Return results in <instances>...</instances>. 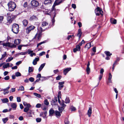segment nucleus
<instances>
[{"instance_id":"41","label":"nucleus","mask_w":124,"mask_h":124,"mask_svg":"<svg viewBox=\"0 0 124 124\" xmlns=\"http://www.w3.org/2000/svg\"><path fill=\"white\" fill-rule=\"evenodd\" d=\"M65 124H69V122L67 118H65L64 120Z\"/></svg>"},{"instance_id":"11","label":"nucleus","mask_w":124,"mask_h":124,"mask_svg":"<svg viewBox=\"0 0 124 124\" xmlns=\"http://www.w3.org/2000/svg\"><path fill=\"white\" fill-rule=\"evenodd\" d=\"M45 10H44V11H45V13L48 15H51L52 14L53 12H52L51 10H50L48 9H45Z\"/></svg>"},{"instance_id":"17","label":"nucleus","mask_w":124,"mask_h":124,"mask_svg":"<svg viewBox=\"0 0 124 124\" xmlns=\"http://www.w3.org/2000/svg\"><path fill=\"white\" fill-rule=\"evenodd\" d=\"M92 113V108L91 107L89 108L87 111V114L89 117H90Z\"/></svg>"},{"instance_id":"1","label":"nucleus","mask_w":124,"mask_h":124,"mask_svg":"<svg viewBox=\"0 0 124 124\" xmlns=\"http://www.w3.org/2000/svg\"><path fill=\"white\" fill-rule=\"evenodd\" d=\"M8 10L9 11H13L16 8V5L15 3L11 1L8 4Z\"/></svg>"},{"instance_id":"39","label":"nucleus","mask_w":124,"mask_h":124,"mask_svg":"<svg viewBox=\"0 0 124 124\" xmlns=\"http://www.w3.org/2000/svg\"><path fill=\"white\" fill-rule=\"evenodd\" d=\"M29 110L30 109L28 107H25L24 108L23 111L24 112L27 113Z\"/></svg>"},{"instance_id":"54","label":"nucleus","mask_w":124,"mask_h":124,"mask_svg":"<svg viewBox=\"0 0 124 124\" xmlns=\"http://www.w3.org/2000/svg\"><path fill=\"white\" fill-rule=\"evenodd\" d=\"M26 52H27V53H28V54H30L33 52V51L30 50L29 49L28 50V51Z\"/></svg>"},{"instance_id":"24","label":"nucleus","mask_w":124,"mask_h":124,"mask_svg":"<svg viewBox=\"0 0 124 124\" xmlns=\"http://www.w3.org/2000/svg\"><path fill=\"white\" fill-rule=\"evenodd\" d=\"M51 2V0H45L44 2V4L46 5L50 4Z\"/></svg>"},{"instance_id":"57","label":"nucleus","mask_w":124,"mask_h":124,"mask_svg":"<svg viewBox=\"0 0 124 124\" xmlns=\"http://www.w3.org/2000/svg\"><path fill=\"white\" fill-rule=\"evenodd\" d=\"M17 101L18 102H20L21 101V98L20 97H17Z\"/></svg>"},{"instance_id":"51","label":"nucleus","mask_w":124,"mask_h":124,"mask_svg":"<svg viewBox=\"0 0 124 124\" xmlns=\"http://www.w3.org/2000/svg\"><path fill=\"white\" fill-rule=\"evenodd\" d=\"M45 54V52L44 51L42 52H41L39 53V55L40 56H42L43 55Z\"/></svg>"},{"instance_id":"5","label":"nucleus","mask_w":124,"mask_h":124,"mask_svg":"<svg viewBox=\"0 0 124 124\" xmlns=\"http://www.w3.org/2000/svg\"><path fill=\"white\" fill-rule=\"evenodd\" d=\"M2 45L3 46L6 47L8 46L12 48H15L16 47V45L11 43L9 42L3 43Z\"/></svg>"},{"instance_id":"27","label":"nucleus","mask_w":124,"mask_h":124,"mask_svg":"<svg viewBox=\"0 0 124 124\" xmlns=\"http://www.w3.org/2000/svg\"><path fill=\"white\" fill-rule=\"evenodd\" d=\"M1 100L2 101L3 103H5L8 102V99L7 98H4L3 99H1Z\"/></svg>"},{"instance_id":"60","label":"nucleus","mask_w":124,"mask_h":124,"mask_svg":"<svg viewBox=\"0 0 124 124\" xmlns=\"http://www.w3.org/2000/svg\"><path fill=\"white\" fill-rule=\"evenodd\" d=\"M4 78L5 80H8L9 79V76H7L5 77Z\"/></svg>"},{"instance_id":"56","label":"nucleus","mask_w":124,"mask_h":124,"mask_svg":"<svg viewBox=\"0 0 124 124\" xmlns=\"http://www.w3.org/2000/svg\"><path fill=\"white\" fill-rule=\"evenodd\" d=\"M41 78H40V80L42 81L46 79V78L45 77H41Z\"/></svg>"},{"instance_id":"35","label":"nucleus","mask_w":124,"mask_h":124,"mask_svg":"<svg viewBox=\"0 0 124 124\" xmlns=\"http://www.w3.org/2000/svg\"><path fill=\"white\" fill-rule=\"evenodd\" d=\"M44 104L46 106H48L49 104V102L48 101V100L46 99L44 100Z\"/></svg>"},{"instance_id":"21","label":"nucleus","mask_w":124,"mask_h":124,"mask_svg":"<svg viewBox=\"0 0 124 124\" xmlns=\"http://www.w3.org/2000/svg\"><path fill=\"white\" fill-rule=\"evenodd\" d=\"M65 0H56L54 2L56 4H57V5H58Z\"/></svg>"},{"instance_id":"3","label":"nucleus","mask_w":124,"mask_h":124,"mask_svg":"<svg viewBox=\"0 0 124 124\" xmlns=\"http://www.w3.org/2000/svg\"><path fill=\"white\" fill-rule=\"evenodd\" d=\"M40 31H39V33H37L35 36L34 37L33 39H35L37 36V38L38 40V41L40 40V38L41 37L42 35V32L44 31L45 30V29H43L41 27H40L39 28Z\"/></svg>"},{"instance_id":"9","label":"nucleus","mask_w":124,"mask_h":124,"mask_svg":"<svg viewBox=\"0 0 124 124\" xmlns=\"http://www.w3.org/2000/svg\"><path fill=\"white\" fill-rule=\"evenodd\" d=\"M6 52H5L2 55L0 59V62H2L4 61L5 59V57L7 56Z\"/></svg>"},{"instance_id":"36","label":"nucleus","mask_w":124,"mask_h":124,"mask_svg":"<svg viewBox=\"0 0 124 124\" xmlns=\"http://www.w3.org/2000/svg\"><path fill=\"white\" fill-rule=\"evenodd\" d=\"M33 94L35 96L38 97V98H40L41 97L40 95L38 93H33Z\"/></svg>"},{"instance_id":"19","label":"nucleus","mask_w":124,"mask_h":124,"mask_svg":"<svg viewBox=\"0 0 124 124\" xmlns=\"http://www.w3.org/2000/svg\"><path fill=\"white\" fill-rule=\"evenodd\" d=\"M82 34V32H81V29H79L78 30V33L77 34V36L78 37L79 39H80V38Z\"/></svg>"},{"instance_id":"52","label":"nucleus","mask_w":124,"mask_h":124,"mask_svg":"<svg viewBox=\"0 0 124 124\" xmlns=\"http://www.w3.org/2000/svg\"><path fill=\"white\" fill-rule=\"evenodd\" d=\"M29 80L31 82H33L34 81V78L32 77H30L29 78Z\"/></svg>"},{"instance_id":"22","label":"nucleus","mask_w":124,"mask_h":124,"mask_svg":"<svg viewBox=\"0 0 124 124\" xmlns=\"http://www.w3.org/2000/svg\"><path fill=\"white\" fill-rule=\"evenodd\" d=\"M22 23L24 26L26 27L28 23V22L27 20H24L23 21Z\"/></svg>"},{"instance_id":"32","label":"nucleus","mask_w":124,"mask_h":124,"mask_svg":"<svg viewBox=\"0 0 124 124\" xmlns=\"http://www.w3.org/2000/svg\"><path fill=\"white\" fill-rule=\"evenodd\" d=\"M54 111L53 110L50 109L49 111V115L50 116H52L54 113Z\"/></svg>"},{"instance_id":"13","label":"nucleus","mask_w":124,"mask_h":124,"mask_svg":"<svg viewBox=\"0 0 124 124\" xmlns=\"http://www.w3.org/2000/svg\"><path fill=\"white\" fill-rule=\"evenodd\" d=\"M11 106L14 110L16 109L17 105L16 103H11Z\"/></svg>"},{"instance_id":"46","label":"nucleus","mask_w":124,"mask_h":124,"mask_svg":"<svg viewBox=\"0 0 124 124\" xmlns=\"http://www.w3.org/2000/svg\"><path fill=\"white\" fill-rule=\"evenodd\" d=\"M64 109V108H63V107H60L58 108V109L59 111L61 112H62L63 110Z\"/></svg>"},{"instance_id":"61","label":"nucleus","mask_w":124,"mask_h":124,"mask_svg":"<svg viewBox=\"0 0 124 124\" xmlns=\"http://www.w3.org/2000/svg\"><path fill=\"white\" fill-rule=\"evenodd\" d=\"M28 3L27 2H25L23 5V7L24 8L26 7L27 6Z\"/></svg>"},{"instance_id":"55","label":"nucleus","mask_w":124,"mask_h":124,"mask_svg":"<svg viewBox=\"0 0 124 124\" xmlns=\"http://www.w3.org/2000/svg\"><path fill=\"white\" fill-rule=\"evenodd\" d=\"M104 70L103 68L101 69L100 72L101 74H102V75H103V73L104 72Z\"/></svg>"},{"instance_id":"26","label":"nucleus","mask_w":124,"mask_h":124,"mask_svg":"<svg viewBox=\"0 0 124 124\" xmlns=\"http://www.w3.org/2000/svg\"><path fill=\"white\" fill-rule=\"evenodd\" d=\"M33 71V68L32 67H29L28 72L29 75L30 74V73L32 72Z\"/></svg>"},{"instance_id":"18","label":"nucleus","mask_w":124,"mask_h":124,"mask_svg":"<svg viewBox=\"0 0 124 124\" xmlns=\"http://www.w3.org/2000/svg\"><path fill=\"white\" fill-rule=\"evenodd\" d=\"M60 112H59L57 111H56L54 113L57 117L59 118L61 116V114Z\"/></svg>"},{"instance_id":"28","label":"nucleus","mask_w":124,"mask_h":124,"mask_svg":"<svg viewBox=\"0 0 124 124\" xmlns=\"http://www.w3.org/2000/svg\"><path fill=\"white\" fill-rule=\"evenodd\" d=\"M64 101L63 100H62L61 103L60 104L61 105L62 107H63L64 108L66 106V105L64 104Z\"/></svg>"},{"instance_id":"6","label":"nucleus","mask_w":124,"mask_h":124,"mask_svg":"<svg viewBox=\"0 0 124 124\" xmlns=\"http://www.w3.org/2000/svg\"><path fill=\"white\" fill-rule=\"evenodd\" d=\"M14 17V16H8L7 17V24H9L12 22Z\"/></svg>"},{"instance_id":"25","label":"nucleus","mask_w":124,"mask_h":124,"mask_svg":"<svg viewBox=\"0 0 124 124\" xmlns=\"http://www.w3.org/2000/svg\"><path fill=\"white\" fill-rule=\"evenodd\" d=\"M45 64L46 63H44L41 65L39 69V71H40L42 70L43 69V68L45 65Z\"/></svg>"},{"instance_id":"33","label":"nucleus","mask_w":124,"mask_h":124,"mask_svg":"<svg viewBox=\"0 0 124 124\" xmlns=\"http://www.w3.org/2000/svg\"><path fill=\"white\" fill-rule=\"evenodd\" d=\"M9 67V63H8L3 66V68L4 69L7 68L8 67Z\"/></svg>"},{"instance_id":"64","label":"nucleus","mask_w":124,"mask_h":124,"mask_svg":"<svg viewBox=\"0 0 124 124\" xmlns=\"http://www.w3.org/2000/svg\"><path fill=\"white\" fill-rule=\"evenodd\" d=\"M59 72V71L58 69H57L56 70H54V73L55 74H56L57 73Z\"/></svg>"},{"instance_id":"45","label":"nucleus","mask_w":124,"mask_h":124,"mask_svg":"<svg viewBox=\"0 0 124 124\" xmlns=\"http://www.w3.org/2000/svg\"><path fill=\"white\" fill-rule=\"evenodd\" d=\"M103 75H102V74H100V75L99 76V82L98 83V84L97 85V86H98V85H99L100 81V80L101 79Z\"/></svg>"},{"instance_id":"15","label":"nucleus","mask_w":124,"mask_h":124,"mask_svg":"<svg viewBox=\"0 0 124 124\" xmlns=\"http://www.w3.org/2000/svg\"><path fill=\"white\" fill-rule=\"evenodd\" d=\"M38 19L37 18L36 16L34 15L31 16L29 20L30 21L37 20Z\"/></svg>"},{"instance_id":"38","label":"nucleus","mask_w":124,"mask_h":124,"mask_svg":"<svg viewBox=\"0 0 124 124\" xmlns=\"http://www.w3.org/2000/svg\"><path fill=\"white\" fill-rule=\"evenodd\" d=\"M8 118H7L6 117L5 118H3L2 119V121L5 124L6 123V122L8 121Z\"/></svg>"},{"instance_id":"44","label":"nucleus","mask_w":124,"mask_h":124,"mask_svg":"<svg viewBox=\"0 0 124 124\" xmlns=\"http://www.w3.org/2000/svg\"><path fill=\"white\" fill-rule=\"evenodd\" d=\"M51 104L52 105H56V104L55 101L53 100L51 101Z\"/></svg>"},{"instance_id":"20","label":"nucleus","mask_w":124,"mask_h":124,"mask_svg":"<svg viewBox=\"0 0 124 124\" xmlns=\"http://www.w3.org/2000/svg\"><path fill=\"white\" fill-rule=\"evenodd\" d=\"M110 22L112 24H115L116 23L117 21L114 18H111L110 19Z\"/></svg>"},{"instance_id":"10","label":"nucleus","mask_w":124,"mask_h":124,"mask_svg":"<svg viewBox=\"0 0 124 124\" xmlns=\"http://www.w3.org/2000/svg\"><path fill=\"white\" fill-rule=\"evenodd\" d=\"M56 5H57V4H56L55 3H54L53 5L52 9V12H53V14H54L55 15V7Z\"/></svg>"},{"instance_id":"48","label":"nucleus","mask_w":124,"mask_h":124,"mask_svg":"<svg viewBox=\"0 0 124 124\" xmlns=\"http://www.w3.org/2000/svg\"><path fill=\"white\" fill-rule=\"evenodd\" d=\"M76 48L77 49L78 51H80V47L79 45L76 46Z\"/></svg>"},{"instance_id":"30","label":"nucleus","mask_w":124,"mask_h":124,"mask_svg":"<svg viewBox=\"0 0 124 124\" xmlns=\"http://www.w3.org/2000/svg\"><path fill=\"white\" fill-rule=\"evenodd\" d=\"M104 53L107 56H110L112 54L111 53H110V52L108 51H105Z\"/></svg>"},{"instance_id":"59","label":"nucleus","mask_w":124,"mask_h":124,"mask_svg":"<svg viewBox=\"0 0 124 124\" xmlns=\"http://www.w3.org/2000/svg\"><path fill=\"white\" fill-rule=\"evenodd\" d=\"M117 64V62H114V64H113V67H112L113 70H114L115 67V66Z\"/></svg>"},{"instance_id":"47","label":"nucleus","mask_w":124,"mask_h":124,"mask_svg":"<svg viewBox=\"0 0 124 124\" xmlns=\"http://www.w3.org/2000/svg\"><path fill=\"white\" fill-rule=\"evenodd\" d=\"M36 120L37 122H40L41 121V119L40 118H36Z\"/></svg>"},{"instance_id":"63","label":"nucleus","mask_w":124,"mask_h":124,"mask_svg":"<svg viewBox=\"0 0 124 124\" xmlns=\"http://www.w3.org/2000/svg\"><path fill=\"white\" fill-rule=\"evenodd\" d=\"M16 89L15 88H12L10 91V92H13L15 91Z\"/></svg>"},{"instance_id":"14","label":"nucleus","mask_w":124,"mask_h":124,"mask_svg":"<svg viewBox=\"0 0 124 124\" xmlns=\"http://www.w3.org/2000/svg\"><path fill=\"white\" fill-rule=\"evenodd\" d=\"M90 65V62H88L87 66V68L86 69V71L87 73V74H89L90 72V68L89 66Z\"/></svg>"},{"instance_id":"8","label":"nucleus","mask_w":124,"mask_h":124,"mask_svg":"<svg viewBox=\"0 0 124 124\" xmlns=\"http://www.w3.org/2000/svg\"><path fill=\"white\" fill-rule=\"evenodd\" d=\"M31 4L32 6L34 7H38L39 5L38 2L34 0H32L31 1Z\"/></svg>"},{"instance_id":"29","label":"nucleus","mask_w":124,"mask_h":124,"mask_svg":"<svg viewBox=\"0 0 124 124\" xmlns=\"http://www.w3.org/2000/svg\"><path fill=\"white\" fill-rule=\"evenodd\" d=\"M48 24V23L46 21H43L42 23V26L43 27L46 26Z\"/></svg>"},{"instance_id":"12","label":"nucleus","mask_w":124,"mask_h":124,"mask_svg":"<svg viewBox=\"0 0 124 124\" xmlns=\"http://www.w3.org/2000/svg\"><path fill=\"white\" fill-rule=\"evenodd\" d=\"M71 69V68H69L65 69L63 71V73L64 75H66L67 73Z\"/></svg>"},{"instance_id":"50","label":"nucleus","mask_w":124,"mask_h":124,"mask_svg":"<svg viewBox=\"0 0 124 124\" xmlns=\"http://www.w3.org/2000/svg\"><path fill=\"white\" fill-rule=\"evenodd\" d=\"M62 76L61 75H59L56 77V79L57 80H59L61 79Z\"/></svg>"},{"instance_id":"53","label":"nucleus","mask_w":124,"mask_h":124,"mask_svg":"<svg viewBox=\"0 0 124 124\" xmlns=\"http://www.w3.org/2000/svg\"><path fill=\"white\" fill-rule=\"evenodd\" d=\"M39 58H36L33 60V62H37L39 61Z\"/></svg>"},{"instance_id":"4","label":"nucleus","mask_w":124,"mask_h":124,"mask_svg":"<svg viewBox=\"0 0 124 124\" xmlns=\"http://www.w3.org/2000/svg\"><path fill=\"white\" fill-rule=\"evenodd\" d=\"M95 12L96 16H99L100 14L102 16L103 15V11L101 9H100L99 7H98L95 9Z\"/></svg>"},{"instance_id":"23","label":"nucleus","mask_w":124,"mask_h":124,"mask_svg":"<svg viewBox=\"0 0 124 124\" xmlns=\"http://www.w3.org/2000/svg\"><path fill=\"white\" fill-rule=\"evenodd\" d=\"M21 40L19 39H17L15 40L14 41V43L16 45H18L20 43Z\"/></svg>"},{"instance_id":"2","label":"nucleus","mask_w":124,"mask_h":124,"mask_svg":"<svg viewBox=\"0 0 124 124\" xmlns=\"http://www.w3.org/2000/svg\"><path fill=\"white\" fill-rule=\"evenodd\" d=\"M19 25L16 23L13 24L12 25V31L15 34L18 33L19 31Z\"/></svg>"},{"instance_id":"62","label":"nucleus","mask_w":124,"mask_h":124,"mask_svg":"<svg viewBox=\"0 0 124 124\" xmlns=\"http://www.w3.org/2000/svg\"><path fill=\"white\" fill-rule=\"evenodd\" d=\"M41 104H40L38 103L37 104L36 106V107L37 108H39L41 107Z\"/></svg>"},{"instance_id":"31","label":"nucleus","mask_w":124,"mask_h":124,"mask_svg":"<svg viewBox=\"0 0 124 124\" xmlns=\"http://www.w3.org/2000/svg\"><path fill=\"white\" fill-rule=\"evenodd\" d=\"M91 44L89 43H87L85 45V48L87 49H89L91 47Z\"/></svg>"},{"instance_id":"37","label":"nucleus","mask_w":124,"mask_h":124,"mask_svg":"<svg viewBox=\"0 0 124 124\" xmlns=\"http://www.w3.org/2000/svg\"><path fill=\"white\" fill-rule=\"evenodd\" d=\"M13 59V57H10L8 58V59L6 60V62H9L11 61Z\"/></svg>"},{"instance_id":"58","label":"nucleus","mask_w":124,"mask_h":124,"mask_svg":"<svg viewBox=\"0 0 124 124\" xmlns=\"http://www.w3.org/2000/svg\"><path fill=\"white\" fill-rule=\"evenodd\" d=\"M3 16H0V23L1 22L3 21Z\"/></svg>"},{"instance_id":"16","label":"nucleus","mask_w":124,"mask_h":124,"mask_svg":"<svg viewBox=\"0 0 124 124\" xmlns=\"http://www.w3.org/2000/svg\"><path fill=\"white\" fill-rule=\"evenodd\" d=\"M32 110L31 109L29 110V111L27 113V116L29 117H32Z\"/></svg>"},{"instance_id":"40","label":"nucleus","mask_w":124,"mask_h":124,"mask_svg":"<svg viewBox=\"0 0 124 124\" xmlns=\"http://www.w3.org/2000/svg\"><path fill=\"white\" fill-rule=\"evenodd\" d=\"M109 76L108 80H109V82L111 83V79L112 78V76L110 73H109Z\"/></svg>"},{"instance_id":"7","label":"nucleus","mask_w":124,"mask_h":124,"mask_svg":"<svg viewBox=\"0 0 124 124\" xmlns=\"http://www.w3.org/2000/svg\"><path fill=\"white\" fill-rule=\"evenodd\" d=\"M35 27L33 25H31L27 27L26 29V32L27 34L29 33L32 30H34Z\"/></svg>"},{"instance_id":"43","label":"nucleus","mask_w":124,"mask_h":124,"mask_svg":"<svg viewBox=\"0 0 124 124\" xmlns=\"http://www.w3.org/2000/svg\"><path fill=\"white\" fill-rule=\"evenodd\" d=\"M15 75V76L16 77L20 76H21V74L19 72H16Z\"/></svg>"},{"instance_id":"49","label":"nucleus","mask_w":124,"mask_h":124,"mask_svg":"<svg viewBox=\"0 0 124 124\" xmlns=\"http://www.w3.org/2000/svg\"><path fill=\"white\" fill-rule=\"evenodd\" d=\"M24 90V88L23 86H22L20 87L19 88V89L18 90H20L21 91H23Z\"/></svg>"},{"instance_id":"34","label":"nucleus","mask_w":124,"mask_h":124,"mask_svg":"<svg viewBox=\"0 0 124 124\" xmlns=\"http://www.w3.org/2000/svg\"><path fill=\"white\" fill-rule=\"evenodd\" d=\"M70 102V100L69 97H67L65 100V103H69Z\"/></svg>"},{"instance_id":"42","label":"nucleus","mask_w":124,"mask_h":124,"mask_svg":"<svg viewBox=\"0 0 124 124\" xmlns=\"http://www.w3.org/2000/svg\"><path fill=\"white\" fill-rule=\"evenodd\" d=\"M27 52L25 51V52H21V53H19L18 54L19 55H24L26 54H27Z\"/></svg>"}]
</instances>
